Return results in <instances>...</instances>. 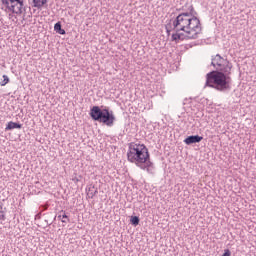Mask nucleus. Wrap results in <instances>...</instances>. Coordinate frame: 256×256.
I'll return each mask as SVG.
<instances>
[{
	"instance_id": "obj_12",
	"label": "nucleus",
	"mask_w": 256,
	"mask_h": 256,
	"mask_svg": "<svg viewBox=\"0 0 256 256\" xmlns=\"http://www.w3.org/2000/svg\"><path fill=\"white\" fill-rule=\"evenodd\" d=\"M54 31H56V33H58L59 35H65V29L62 28L61 26V22H57L54 25Z\"/></svg>"
},
{
	"instance_id": "obj_2",
	"label": "nucleus",
	"mask_w": 256,
	"mask_h": 256,
	"mask_svg": "<svg viewBox=\"0 0 256 256\" xmlns=\"http://www.w3.org/2000/svg\"><path fill=\"white\" fill-rule=\"evenodd\" d=\"M127 159L138 167L149 159V149L145 144L131 142L128 144Z\"/></svg>"
},
{
	"instance_id": "obj_5",
	"label": "nucleus",
	"mask_w": 256,
	"mask_h": 256,
	"mask_svg": "<svg viewBox=\"0 0 256 256\" xmlns=\"http://www.w3.org/2000/svg\"><path fill=\"white\" fill-rule=\"evenodd\" d=\"M191 20V13H181L179 14L176 19L173 21V31L179 33L183 31L187 33V29L189 27V21Z\"/></svg>"
},
{
	"instance_id": "obj_9",
	"label": "nucleus",
	"mask_w": 256,
	"mask_h": 256,
	"mask_svg": "<svg viewBox=\"0 0 256 256\" xmlns=\"http://www.w3.org/2000/svg\"><path fill=\"white\" fill-rule=\"evenodd\" d=\"M187 37V33H179L176 31V33L172 34V41H175L176 43H179V41H189Z\"/></svg>"
},
{
	"instance_id": "obj_13",
	"label": "nucleus",
	"mask_w": 256,
	"mask_h": 256,
	"mask_svg": "<svg viewBox=\"0 0 256 256\" xmlns=\"http://www.w3.org/2000/svg\"><path fill=\"white\" fill-rule=\"evenodd\" d=\"M47 3V0H33V7H37V9H41L43 5Z\"/></svg>"
},
{
	"instance_id": "obj_20",
	"label": "nucleus",
	"mask_w": 256,
	"mask_h": 256,
	"mask_svg": "<svg viewBox=\"0 0 256 256\" xmlns=\"http://www.w3.org/2000/svg\"><path fill=\"white\" fill-rule=\"evenodd\" d=\"M166 30H167V33H168V35H169V33H171V30H169V24L166 25Z\"/></svg>"
},
{
	"instance_id": "obj_11",
	"label": "nucleus",
	"mask_w": 256,
	"mask_h": 256,
	"mask_svg": "<svg viewBox=\"0 0 256 256\" xmlns=\"http://www.w3.org/2000/svg\"><path fill=\"white\" fill-rule=\"evenodd\" d=\"M86 193H87V197H89V199H93V197L95 195H97L99 193V191L97 190V188L95 186H90L86 189Z\"/></svg>"
},
{
	"instance_id": "obj_7",
	"label": "nucleus",
	"mask_w": 256,
	"mask_h": 256,
	"mask_svg": "<svg viewBox=\"0 0 256 256\" xmlns=\"http://www.w3.org/2000/svg\"><path fill=\"white\" fill-rule=\"evenodd\" d=\"M143 171H147V173H151V169H153V162H151V155L148 153V158L145 162L138 164Z\"/></svg>"
},
{
	"instance_id": "obj_17",
	"label": "nucleus",
	"mask_w": 256,
	"mask_h": 256,
	"mask_svg": "<svg viewBox=\"0 0 256 256\" xmlns=\"http://www.w3.org/2000/svg\"><path fill=\"white\" fill-rule=\"evenodd\" d=\"M0 221H5V210H3V204L0 202Z\"/></svg>"
},
{
	"instance_id": "obj_16",
	"label": "nucleus",
	"mask_w": 256,
	"mask_h": 256,
	"mask_svg": "<svg viewBox=\"0 0 256 256\" xmlns=\"http://www.w3.org/2000/svg\"><path fill=\"white\" fill-rule=\"evenodd\" d=\"M3 80L0 82L1 87H5L7 83H9V76L8 75H3Z\"/></svg>"
},
{
	"instance_id": "obj_3",
	"label": "nucleus",
	"mask_w": 256,
	"mask_h": 256,
	"mask_svg": "<svg viewBox=\"0 0 256 256\" xmlns=\"http://www.w3.org/2000/svg\"><path fill=\"white\" fill-rule=\"evenodd\" d=\"M90 117L93 121L103 123L107 127H113L116 119L113 110H109V108L101 109L99 106H93L90 109Z\"/></svg>"
},
{
	"instance_id": "obj_10",
	"label": "nucleus",
	"mask_w": 256,
	"mask_h": 256,
	"mask_svg": "<svg viewBox=\"0 0 256 256\" xmlns=\"http://www.w3.org/2000/svg\"><path fill=\"white\" fill-rule=\"evenodd\" d=\"M22 127V124L10 121L7 123L5 131H13V129H22Z\"/></svg>"
},
{
	"instance_id": "obj_1",
	"label": "nucleus",
	"mask_w": 256,
	"mask_h": 256,
	"mask_svg": "<svg viewBox=\"0 0 256 256\" xmlns=\"http://www.w3.org/2000/svg\"><path fill=\"white\" fill-rule=\"evenodd\" d=\"M211 65L216 68L206 75V83L204 87H210L225 93L231 89V69L233 65L227 59L217 54L212 58Z\"/></svg>"
},
{
	"instance_id": "obj_14",
	"label": "nucleus",
	"mask_w": 256,
	"mask_h": 256,
	"mask_svg": "<svg viewBox=\"0 0 256 256\" xmlns=\"http://www.w3.org/2000/svg\"><path fill=\"white\" fill-rule=\"evenodd\" d=\"M58 219L61 220L62 223H70V219L69 216H67V214H65V212L62 215H58Z\"/></svg>"
},
{
	"instance_id": "obj_8",
	"label": "nucleus",
	"mask_w": 256,
	"mask_h": 256,
	"mask_svg": "<svg viewBox=\"0 0 256 256\" xmlns=\"http://www.w3.org/2000/svg\"><path fill=\"white\" fill-rule=\"evenodd\" d=\"M203 139L202 136L199 135H191L185 138L184 143L186 145H193V143H201V140Z\"/></svg>"
},
{
	"instance_id": "obj_6",
	"label": "nucleus",
	"mask_w": 256,
	"mask_h": 256,
	"mask_svg": "<svg viewBox=\"0 0 256 256\" xmlns=\"http://www.w3.org/2000/svg\"><path fill=\"white\" fill-rule=\"evenodd\" d=\"M201 33V20L197 16H190V21L188 22L187 38L197 39Z\"/></svg>"
},
{
	"instance_id": "obj_15",
	"label": "nucleus",
	"mask_w": 256,
	"mask_h": 256,
	"mask_svg": "<svg viewBox=\"0 0 256 256\" xmlns=\"http://www.w3.org/2000/svg\"><path fill=\"white\" fill-rule=\"evenodd\" d=\"M139 218L138 216H132L130 219V223L131 225H134V227H137V225H139Z\"/></svg>"
},
{
	"instance_id": "obj_18",
	"label": "nucleus",
	"mask_w": 256,
	"mask_h": 256,
	"mask_svg": "<svg viewBox=\"0 0 256 256\" xmlns=\"http://www.w3.org/2000/svg\"><path fill=\"white\" fill-rule=\"evenodd\" d=\"M186 13H190L192 17H195V15H197V12H195V8H193V6L190 7V12H186Z\"/></svg>"
},
{
	"instance_id": "obj_19",
	"label": "nucleus",
	"mask_w": 256,
	"mask_h": 256,
	"mask_svg": "<svg viewBox=\"0 0 256 256\" xmlns=\"http://www.w3.org/2000/svg\"><path fill=\"white\" fill-rule=\"evenodd\" d=\"M72 181L74 182V183H79V181H81V176H79V177H74V178H72Z\"/></svg>"
},
{
	"instance_id": "obj_21",
	"label": "nucleus",
	"mask_w": 256,
	"mask_h": 256,
	"mask_svg": "<svg viewBox=\"0 0 256 256\" xmlns=\"http://www.w3.org/2000/svg\"><path fill=\"white\" fill-rule=\"evenodd\" d=\"M28 17H31V14H30V15H28Z\"/></svg>"
},
{
	"instance_id": "obj_4",
	"label": "nucleus",
	"mask_w": 256,
	"mask_h": 256,
	"mask_svg": "<svg viewBox=\"0 0 256 256\" xmlns=\"http://www.w3.org/2000/svg\"><path fill=\"white\" fill-rule=\"evenodd\" d=\"M2 9L6 12L10 11L16 15L23 14L27 17V8L25 7L24 0H1Z\"/></svg>"
}]
</instances>
